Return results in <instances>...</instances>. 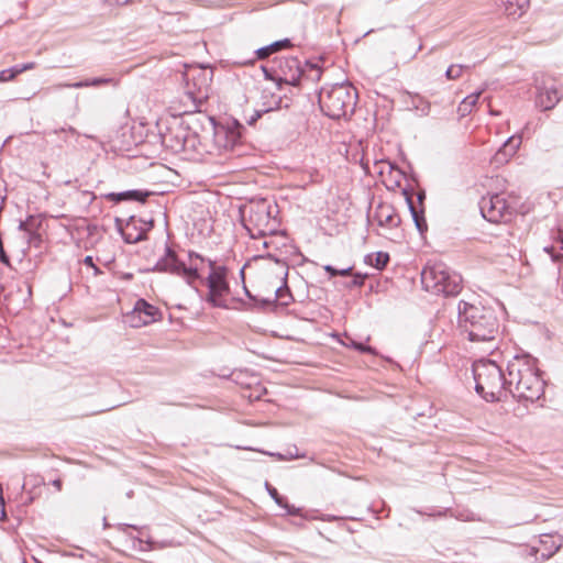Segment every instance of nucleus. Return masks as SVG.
I'll list each match as a JSON object with an SVG mask.
<instances>
[{"mask_svg":"<svg viewBox=\"0 0 563 563\" xmlns=\"http://www.w3.org/2000/svg\"><path fill=\"white\" fill-rule=\"evenodd\" d=\"M374 220L377 221L379 227L396 228L400 223V217L395 211L393 206L388 203H380L374 212Z\"/></svg>","mask_w":563,"mask_h":563,"instance_id":"dca6fc26","label":"nucleus"},{"mask_svg":"<svg viewBox=\"0 0 563 563\" xmlns=\"http://www.w3.org/2000/svg\"><path fill=\"white\" fill-rule=\"evenodd\" d=\"M457 323L462 333L467 335L471 342L490 343L499 334V319L492 307L474 305L461 300L457 305Z\"/></svg>","mask_w":563,"mask_h":563,"instance_id":"f257e3e1","label":"nucleus"},{"mask_svg":"<svg viewBox=\"0 0 563 563\" xmlns=\"http://www.w3.org/2000/svg\"><path fill=\"white\" fill-rule=\"evenodd\" d=\"M159 135L162 144L174 152H185L195 146L194 135H190V132L176 119L173 120V125L166 126L165 131L159 128Z\"/></svg>","mask_w":563,"mask_h":563,"instance_id":"9d476101","label":"nucleus"},{"mask_svg":"<svg viewBox=\"0 0 563 563\" xmlns=\"http://www.w3.org/2000/svg\"><path fill=\"white\" fill-rule=\"evenodd\" d=\"M68 133L75 134L76 131L71 126H69L67 129L66 128H62L59 131H57V130L49 131V132L45 133V140H46V142L53 141L52 140L53 136L60 134V135H63V141L66 142L67 141L66 140V134H68Z\"/></svg>","mask_w":563,"mask_h":563,"instance_id":"473e14b6","label":"nucleus"},{"mask_svg":"<svg viewBox=\"0 0 563 563\" xmlns=\"http://www.w3.org/2000/svg\"><path fill=\"white\" fill-rule=\"evenodd\" d=\"M323 268H324V271H325L327 273H329V274H330V277H335V276H338V269H336V268H334L332 265H324V266H323Z\"/></svg>","mask_w":563,"mask_h":563,"instance_id":"79ce46f5","label":"nucleus"},{"mask_svg":"<svg viewBox=\"0 0 563 563\" xmlns=\"http://www.w3.org/2000/svg\"><path fill=\"white\" fill-rule=\"evenodd\" d=\"M245 294L249 296V298L253 299V296L250 294V291L245 288Z\"/></svg>","mask_w":563,"mask_h":563,"instance_id":"5fc2aeb1","label":"nucleus"},{"mask_svg":"<svg viewBox=\"0 0 563 563\" xmlns=\"http://www.w3.org/2000/svg\"><path fill=\"white\" fill-rule=\"evenodd\" d=\"M411 99L412 108L419 112L420 115H428L430 113L431 104L429 101L418 95L411 97Z\"/></svg>","mask_w":563,"mask_h":563,"instance_id":"cd10ccee","label":"nucleus"},{"mask_svg":"<svg viewBox=\"0 0 563 563\" xmlns=\"http://www.w3.org/2000/svg\"><path fill=\"white\" fill-rule=\"evenodd\" d=\"M345 345L353 347L354 350L362 353L376 354L375 349H373L369 345H365L364 343L357 342L352 338H347V342L345 343Z\"/></svg>","mask_w":563,"mask_h":563,"instance_id":"7c9ffc66","label":"nucleus"},{"mask_svg":"<svg viewBox=\"0 0 563 563\" xmlns=\"http://www.w3.org/2000/svg\"><path fill=\"white\" fill-rule=\"evenodd\" d=\"M365 262L377 269H383L389 262V254L385 252H376L365 257Z\"/></svg>","mask_w":563,"mask_h":563,"instance_id":"393cba45","label":"nucleus"},{"mask_svg":"<svg viewBox=\"0 0 563 563\" xmlns=\"http://www.w3.org/2000/svg\"><path fill=\"white\" fill-rule=\"evenodd\" d=\"M475 390L487 401H500L507 396V375L496 362L479 360L473 364Z\"/></svg>","mask_w":563,"mask_h":563,"instance_id":"7ed1b4c3","label":"nucleus"},{"mask_svg":"<svg viewBox=\"0 0 563 563\" xmlns=\"http://www.w3.org/2000/svg\"><path fill=\"white\" fill-rule=\"evenodd\" d=\"M101 85H118V80L113 77H97L92 79L80 80L74 84H68L66 87L69 88H85V87H99Z\"/></svg>","mask_w":563,"mask_h":563,"instance_id":"6ab92c4d","label":"nucleus"},{"mask_svg":"<svg viewBox=\"0 0 563 563\" xmlns=\"http://www.w3.org/2000/svg\"><path fill=\"white\" fill-rule=\"evenodd\" d=\"M263 71H264V74H265V77H266V78H269V79H274V80H276V76H275V77H273V76L271 75L269 70H268L266 67H263Z\"/></svg>","mask_w":563,"mask_h":563,"instance_id":"de8ad7c7","label":"nucleus"},{"mask_svg":"<svg viewBox=\"0 0 563 563\" xmlns=\"http://www.w3.org/2000/svg\"><path fill=\"white\" fill-rule=\"evenodd\" d=\"M185 97L191 101L190 111H198L208 97L209 78L203 68L188 66L183 75Z\"/></svg>","mask_w":563,"mask_h":563,"instance_id":"6e6552de","label":"nucleus"},{"mask_svg":"<svg viewBox=\"0 0 563 563\" xmlns=\"http://www.w3.org/2000/svg\"><path fill=\"white\" fill-rule=\"evenodd\" d=\"M367 277L366 274L355 273L353 275V279L350 284V287H361L364 285L365 278Z\"/></svg>","mask_w":563,"mask_h":563,"instance_id":"c9c22d12","label":"nucleus"},{"mask_svg":"<svg viewBox=\"0 0 563 563\" xmlns=\"http://www.w3.org/2000/svg\"><path fill=\"white\" fill-rule=\"evenodd\" d=\"M482 95V91L473 92L468 96H466L461 103L457 107V113L460 117H465L470 114L473 110V108L478 102V99Z\"/></svg>","mask_w":563,"mask_h":563,"instance_id":"5701e85b","label":"nucleus"},{"mask_svg":"<svg viewBox=\"0 0 563 563\" xmlns=\"http://www.w3.org/2000/svg\"><path fill=\"white\" fill-rule=\"evenodd\" d=\"M271 302H272V300H269V299L262 300V303H263V305H268V303H271Z\"/></svg>","mask_w":563,"mask_h":563,"instance_id":"864d4df0","label":"nucleus"},{"mask_svg":"<svg viewBox=\"0 0 563 563\" xmlns=\"http://www.w3.org/2000/svg\"><path fill=\"white\" fill-rule=\"evenodd\" d=\"M139 542L140 543H145L147 547L145 548V550H153L155 549V544L156 542L152 541V540H146V541H143L142 539H139Z\"/></svg>","mask_w":563,"mask_h":563,"instance_id":"c03bdc74","label":"nucleus"},{"mask_svg":"<svg viewBox=\"0 0 563 563\" xmlns=\"http://www.w3.org/2000/svg\"><path fill=\"white\" fill-rule=\"evenodd\" d=\"M34 66H35L34 63H27V64H22V65H15L14 69H15L16 75H19L25 70L33 69Z\"/></svg>","mask_w":563,"mask_h":563,"instance_id":"a19ab883","label":"nucleus"},{"mask_svg":"<svg viewBox=\"0 0 563 563\" xmlns=\"http://www.w3.org/2000/svg\"><path fill=\"white\" fill-rule=\"evenodd\" d=\"M352 267L349 266V267H345V268H341V269H338V276H347V275H351L352 274Z\"/></svg>","mask_w":563,"mask_h":563,"instance_id":"37998d69","label":"nucleus"},{"mask_svg":"<svg viewBox=\"0 0 563 563\" xmlns=\"http://www.w3.org/2000/svg\"><path fill=\"white\" fill-rule=\"evenodd\" d=\"M280 102H282V99H280V98H278V99L275 101V108H276V109H277V108H279Z\"/></svg>","mask_w":563,"mask_h":563,"instance_id":"3c124183","label":"nucleus"},{"mask_svg":"<svg viewBox=\"0 0 563 563\" xmlns=\"http://www.w3.org/2000/svg\"><path fill=\"white\" fill-rule=\"evenodd\" d=\"M276 73V80L280 84H287L291 86H298L302 77V66L297 57L285 56L278 59Z\"/></svg>","mask_w":563,"mask_h":563,"instance_id":"f8f14e48","label":"nucleus"},{"mask_svg":"<svg viewBox=\"0 0 563 563\" xmlns=\"http://www.w3.org/2000/svg\"><path fill=\"white\" fill-rule=\"evenodd\" d=\"M356 100V90L350 84L333 85L319 93L320 108L331 119H341L353 113Z\"/></svg>","mask_w":563,"mask_h":563,"instance_id":"20e7f679","label":"nucleus"},{"mask_svg":"<svg viewBox=\"0 0 563 563\" xmlns=\"http://www.w3.org/2000/svg\"><path fill=\"white\" fill-rule=\"evenodd\" d=\"M275 299L280 300L283 306L289 305V302L292 300V296L287 285L276 288Z\"/></svg>","mask_w":563,"mask_h":563,"instance_id":"c756f323","label":"nucleus"},{"mask_svg":"<svg viewBox=\"0 0 563 563\" xmlns=\"http://www.w3.org/2000/svg\"><path fill=\"white\" fill-rule=\"evenodd\" d=\"M560 549V544L555 545L554 549L549 553L548 558L554 554Z\"/></svg>","mask_w":563,"mask_h":563,"instance_id":"8fccbe9b","label":"nucleus"},{"mask_svg":"<svg viewBox=\"0 0 563 563\" xmlns=\"http://www.w3.org/2000/svg\"><path fill=\"white\" fill-rule=\"evenodd\" d=\"M322 68L318 64L305 62L302 66L301 80L317 82L321 79Z\"/></svg>","mask_w":563,"mask_h":563,"instance_id":"412c9836","label":"nucleus"},{"mask_svg":"<svg viewBox=\"0 0 563 563\" xmlns=\"http://www.w3.org/2000/svg\"><path fill=\"white\" fill-rule=\"evenodd\" d=\"M495 4L507 16L518 19L528 10L530 0H495Z\"/></svg>","mask_w":563,"mask_h":563,"instance_id":"f3484780","label":"nucleus"},{"mask_svg":"<svg viewBox=\"0 0 563 563\" xmlns=\"http://www.w3.org/2000/svg\"><path fill=\"white\" fill-rule=\"evenodd\" d=\"M536 104L543 111L553 109L561 100L562 95L552 84L537 87Z\"/></svg>","mask_w":563,"mask_h":563,"instance_id":"2eb2a0df","label":"nucleus"},{"mask_svg":"<svg viewBox=\"0 0 563 563\" xmlns=\"http://www.w3.org/2000/svg\"><path fill=\"white\" fill-rule=\"evenodd\" d=\"M210 273L206 279L208 287V295L206 297L207 302L212 307L227 308L225 297L230 292L229 283L227 280V268L224 266H218L211 260H208Z\"/></svg>","mask_w":563,"mask_h":563,"instance_id":"1a4fd4ad","label":"nucleus"},{"mask_svg":"<svg viewBox=\"0 0 563 563\" xmlns=\"http://www.w3.org/2000/svg\"><path fill=\"white\" fill-rule=\"evenodd\" d=\"M128 528H133L135 530H137L139 528L136 526H132V525H128V523H123V525H119V529L121 531H125Z\"/></svg>","mask_w":563,"mask_h":563,"instance_id":"a18cd8bd","label":"nucleus"},{"mask_svg":"<svg viewBox=\"0 0 563 563\" xmlns=\"http://www.w3.org/2000/svg\"><path fill=\"white\" fill-rule=\"evenodd\" d=\"M421 283L427 291L437 295L456 296L462 289V277L444 263L426 266L421 272Z\"/></svg>","mask_w":563,"mask_h":563,"instance_id":"423d86ee","label":"nucleus"},{"mask_svg":"<svg viewBox=\"0 0 563 563\" xmlns=\"http://www.w3.org/2000/svg\"><path fill=\"white\" fill-rule=\"evenodd\" d=\"M52 485L57 489V490H60L62 489V481L59 478L57 479H54L52 482Z\"/></svg>","mask_w":563,"mask_h":563,"instance_id":"49530a36","label":"nucleus"},{"mask_svg":"<svg viewBox=\"0 0 563 563\" xmlns=\"http://www.w3.org/2000/svg\"><path fill=\"white\" fill-rule=\"evenodd\" d=\"M464 68L468 67L463 65H451L445 71V77L449 80H455L462 76Z\"/></svg>","mask_w":563,"mask_h":563,"instance_id":"2f4dec72","label":"nucleus"},{"mask_svg":"<svg viewBox=\"0 0 563 563\" xmlns=\"http://www.w3.org/2000/svg\"><path fill=\"white\" fill-rule=\"evenodd\" d=\"M521 144V136L519 135H512L510 136L503 145V147L498 151L496 158L499 161L500 156L511 157L516 154L517 150L519 148Z\"/></svg>","mask_w":563,"mask_h":563,"instance_id":"aec40b11","label":"nucleus"},{"mask_svg":"<svg viewBox=\"0 0 563 563\" xmlns=\"http://www.w3.org/2000/svg\"><path fill=\"white\" fill-rule=\"evenodd\" d=\"M507 394L518 400L536 401L544 393V380L537 360L530 355H516L507 364Z\"/></svg>","mask_w":563,"mask_h":563,"instance_id":"f03ea898","label":"nucleus"},{"mask_svg":"<svg viewBox=\"0 0 563 563\" xmlns=\"http://www.w3.org/2000/svg\"><path fill=\"white\" fill-rule=\"evenodd\" d=\"M423 198H424V194H423V192H420V194L418 195V200H419V202H421Z\"/></svg>","mask_w":563,"mask_h":563,"instance_id":"603ef678","label":"nucleus"},{"mask_svg":"<svg viewBox=\"0 0 563 563\" xmlns=\"http://www.w3.org/2000/svg\"><path fill=\"white\" fill-rule=\"evenodd\" d=\"M265 487H266V490L269 494V496L275 500V503L279 507L284 508L288 515H297L299 512V509L287 504L286 499L284 497H282L278 494L277 489L275 487H273L269 483L266 482Z\"/></svg>","mask_w":563,"mask_h":563,"instance_id":"4be33fe9","label":"nucleus"},{"mask_svg":"<svg viewBox=\"0 0 563 563\" xmlns=\"http://www.w3.org/2000/svg\"><path fill=\"white\" fill-rule=\"evenodd\" d=\"M159 310L144 299L135 302L133 310L126 316V321L132 328H141L157 320Z\"/></svg>","mask_w":563,"mask_h":563,"instance_id":"ddd939ff","label":"nucleus"},{"mask_svg":"<svg viewBox=\"0 0 563 563\" xmlns=\"http://www.w3.org/2000/svg\"><path fill=\"white\" fill-rule=\"evenodd\" d=\"M16 76L14 66L8 69H3L0 71V81H9L12 80Z\"/></svg>","mask_w":563,"mask_h":563,"instance_id":"f704fd0d","label":"nucleus"},{"mask_svg":"<svg viewBox=\"0 0 563 563\" xmlns=\"http://www.w3.org/2000/svg\"><path fill=\"white\" fill-rule=\"evenodd\" d=\"M112 196L115 197L117 201H122L126 199L136 200V201H144L145 198L148 196V192H143L140 190H128L119 194H112Z\"/></svg>","mask_w":563,"mask_h":563,"instance_id":"bb28decb","label":"nucleus"},{"mask_svg":"<svg viewBox=\"0 0 563 563\" xmlns=\"http://www.w3.org/2000/svg\"><path fill=\"white\" fill-rule=\"evenodd\" d=\"M406 200L412 219L415 221L416 228L418 229L419 232L422 233L424 230H427V221L423 217V211L418 210L417 206L413 203L412 199L409 196L406 197Z\"/></svg>","mask_w":563,"mask_h":563,"instance_id":"b1692460","label":"nucleus"},{"mask_svg":"<svg viewBox=\"0 0 563 563\" xmlns=\"http://www.w3.org/2000/svg\"><path fill=\"white\" fill-rule=\"evenodd\" d=\"M276 206L267 200L250 203L243 211V225L252 239L274 234L279 225L276 216Z\"/></svg>","mask_w":563,"mask_h":563,"instance_id":"39448f33","label":"nucleus"},{"mask_svg":"<svg viewBox=\"0 0 563 563\" xmlns=\"http://www.w3.org/2000/svg\"><path fill=\"white\" fill-rule=\"evenodd\" d=\"M240 125L234 128L229 126H217L213 129L214 145L219 151L234 150L240 143L241 133L239 131Z\"/></svg>","mask_w":563,"mask_h":563,"instance_id":"4468645a","label":"nucleus"},{"mask_svg":"<svg viewBox=\"0 0 563 563\" xmlns=\"http://www.w3.org/2000/svg\"><path fill=\"white\" fill-rule=\"evenodd\" d=\"M206 262V260L203 262H201L200 260H196L194 258V264L197 265L199 267V271L201 269V265Z\"/></svg>","mask_w":563,"mask_h":563,"instance_id":"09e8293b","label":"nucleus"},{"mask_svg":"<svg viewBox=\"0 0 563 563\" xmlns=\"http://www.w3.org/2000/svg\"><path fill=\"white\" fill-rule=\"evenodd\" d=\"M544 251L551 255L553 260H558L563 256V234L561 231L554 238V243L551 246H545Z\"/></svg>","mask_w":563,"mask_h":563,"instance_id":"a878e982","label":"nucleus"},{"mask_svg":"<svg viewBox=\"0 0 563 563\" xmlns=\"http://www.w3.org/2000/svg\"><path fill=\"white\" fill-rule=\"evenodd\" d=\"M482 216L489 222L508 221L512 214V207L501 194L483 197L479 202Z\"/></svg>","mask_w":563,"mask_h":563,"instance_id":"9b49d317","label":"nucleus"},{"mask_svg":"<svg viewBox=\"0 0 563 563\" xmlns=\"http://www.w3.org/2000/svg\"><path fill=\"white\" fill-rule=\"evenodd\" d=\"M24 239H26L29 245H33L35 247L41 246L42 235L37 231L24 234Z\"/></svg>","mask_w":563,"mask_h":563,"instance_id":"72a5a7b5","label":"nucleus"},{"mask_svg":"<svg viewBox=\"0 0 563 563\" xmlns=\"http://www.w3.org/2000/svg\"><path fill=\"white\" fill-rule=\"evenodd\" d=\"M295 450L297 451V449L295 448ZM272 456H275L277 457L278 460H292V459H298V457H302L303 455H300L298 454L297 452L294 453V452H288V455H284V454H280V453H269Z\"/></svg>","mask_w":563,"mask_h":563,"instance_id":"e433bc0d","label":"nucleus"},{"mask_svg":"<svg viewBox=\"0 0 563 563\" xmlns=\"http://www.w3.org/2000/svg\"><path fill=\"white\" fill-rule=\"evenodd\" d=\"M41 224L40 220L30 216L25 221L20 222L19 230L23 231L24 234L37 231V227Z\"/></svg>","mask_w":563,"mask_h":563,"instance_id":"c85d7f7f","label":"nucleus"},{"mask_svg":"<svg viewBox=\"0 0 563 563\" xmlns=\"http://www.w3.org/2000/svg\"><path fill=\"white\" fill-rule=\"evenodd\" d=\"M84 264L93 269V275H99L101 273V271L96 266L92 256H86L84 258Z\"/></svg>","mask_w":563,"mask_h":563,"instance_id":"ea45409f","label":"nucleus"},{"mask_svg":"<svg viewBox=\"0 0 563 563\" xmlns=\"http://www.w3.org/2000/svg\"><path fill=\"white\" fill-rule=\"evenodd\" d=\"M274 109H275L274 107H269V108H264V109H261V110H256L255 114L253 117H251V119L249 120V123L253 124L255 121H257L263 115V113L269 112V111H272Z\"/></svg>","mask_w":563,"mask_h":563,"instance_id":"58836bf2","label":"nucleus"},{"mask_svg":"<svg viewBox=\"0 0 563 563\" xmlns=\"http://www.w3.org/2000/svg\"><path fill=\"white\" fill-rule=\"evenodd\" d=\"M189 265L187 266L184 262H181L175 251H173L168 245L165 247V255L161 257L152 271L154 272H163L169 273L177 276H181L185 278L188 285L192 286L195 280L200 278L199 267L194 264V258L205 261L200 254L196 252L188 253Z\"/></svg>","mask_w":563,"mask_h":563,"instance_id":"0eeeda50","label":"nucleus"},{"mask_svg":"<svg viewBox=\"0 0 563 563\" xmlns=\"http://www.w3.org/2000/svg\"><path fill=\"white\" fill-rule=\"evenodd\" d=\"M146 238L144 232H139L135 236H132L131 234H124V240L126 243H136Z\"/></svg>","mask_w":563,"mask_h":563,"instance_id":"4c0bfd02","label":"nucleus"},{"mask_svg":"<svg viewBox=\"0 0 563 563\" xmlns=\"http://www.w3.org/2000/svg\"><path fill=\"white\" fill-rule=\"evenodd\" d=\"M290 46H291L290 41L288 38H284L280 41H276L267 46L257 48L255 51V55H256L257 59H265L268 56H271L272 54H274L283 48L290 47Z\"/></svg>","mask_w":563,"mask_h":563,"instance_id":"a211bd4d","label":"nucleus"}]
</instances>
